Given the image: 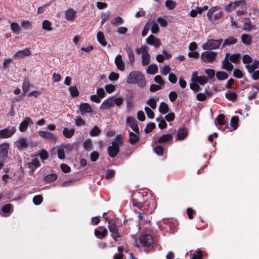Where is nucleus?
I'll return each instance as SVG.
<instances>
[{"label": "nucleus", "mask_w": 259, "mask_h": 259, "mask_svg": "<svg viewBox=\"0 0 259 259\" xmlns=\"http://www.w3.org/2000/svg\"><path fill=\"white\" fill-rule=\"evenodd\" d=\"M126 82L129 84H137L141 88L146 85V80L143 73L139 71L131 72L127 76Z\"/></svg>", "instance_id": "obj_1"}, {"label": "nucleus", "mask_w": 259, "mask_h": 259, "mask_svg": "<svg viewBox=\"0 0 259 259\" xmlns=\"http://www.w3.org/2000/svg\"><path fill=\"white\" fill-rule=\"evenodd\" d=\"M123 144V141L120 138H117L112 142V145L108 147L109 155L111 158L115 157L119 152V146Z\"/></svg>", "instance_id": "obj_2"}, {"label": "nucleus", "mask_w": 259, "mask_h": 259, "mask_svg": "<svg viewBox=\"0 0 259 259\" xmlns=\"http://www.w3.org/2000/svg\"><path fill=\"white\" fill-rule=\"evenodd\" d=\"M223 41V39H210L207 42L202 44V48L204 50H211L218 49Z\"/></svg>", "instance_id": "obj_3"}, {"label": "nucleus", "mask_w": 259, "mask_h": 259, "mask_svg": "<svg viewBox=\"0 0 259 259\" xmlns=\"http://www.w3.org/2000/svg\"><path fill=\"white\" fill-rule=\"evenodd\" d=\"M217 53L208 51L203 52L201 55V58L204 63H212L216 59Z\"/></svg>", "instance_id": "obj_4"}, {"label": "nucleus", "mask_w": 259, "mask_h": 259, "mask_svg": "<svg viewBox=\"0 0 259 259\" xmlns=\"http://www.w3.org/2000/svg\"><path fill=\"white\" fill-rule=\"evenodd\" d=\"M15 126H13L11 128H6L0 130V138L7 139L12 137L16 132Z\"/></svg>", "instance_id": "obj_5"}, {"label": "nucleus", "mask_w": 259, "mask_h": 259, "mask_svg": "<svg viewBox=\"0 0 259 259\" xmlns=\"http://www.w3.org/2000/svg\"><path fill=\"white\" fill-rule=\"evenodd\" d=\"M140 240L142 245L145 246H149L153 243V238L149 234L142 235Z\"/></svg>", "instance_id": "obj_6"}, {"label": "nucleus", "mask_w": 259, "mask_h": 259, "mask_svg": "<svg viewBox=\"0 0 259 259\" xmlns=\"http://www.w3.org/2000/svg\"><path fill=\"white\" fill-rule=\"evenodd\" d=\"M146 42L150 46H154L156 48H158L161 45L160 40L152 34L150 35L146 39Z\"/></svg>", "instance_id": "obj_7"}, {"label": "nucleus", "mask_w": 259, "mask_h": 259, "mask_svg": "<svg viewBox=\"0 0 259 259\" xmlns=\"http://www.w3.org/2000/svg\"><path fill=\"white\" fill-rule=\"evenodd\" d=\"M126 123L135 133L139 134V128L137 125V121L135 118L131 116L128 117L126 118Z\"/></svg>", "instance_id": "obj_8"}, {"label": "nucleus", "mask_w": 259, "mask_h": 259, "mask_svg": "<svg viewBox=\"0 0 259 259\" xmlns=\"http://www.w3.org/2000/svg\"><path fill=\"white\" fill-rule=\"evenodd\" d=\"M109 225L108 228L110 232L112 233V237L113 238L119 237L120 236V233L118 226L114 223H111L110 221H109Z\"/></svg>", "instance_id": "obj_9"}, {"label": "nucleus", "mask_w": 259, "mask_h": 259, "mask_svg": "<svg viewBox=\"0 0 259 259\" xmlns=\"http://www.w3.org/2000/svg\"><path fill=\"white\" fill-rule=\"evenodd\" d=\"M9 144L7 143H4L0 145V157L6 159L8 156Z\"/></svg>", "instance_id": "obj_10"}, {"label": "nucleus", "mask_w": 259, "mask_h": 259, "mask_svg": "<svg viewBox=\"0 0 259 259\" xmlns=\"http://www.w3.org/2000/svg\"><path fill=\"white\" fill-rule=\"evenodd\" d=\"M76 16V12L72 8H69L65 12V17L68 21H74Z\"/></svg>", "instance_id": "obj_11"}, {"label": "nucleus", "mask_w": 259, "mask_h": 259, "mask_svg": "<svg viewBox=\"0 0 259 259\" xmlns=\"http://www.w3.org/2000/svg\"><path fill=\"white\" fill-rule=\"evenodd\" d=\"M114 63L118 70L122 71L124 70L125 65L123 61L122 60V56L120 54H118L116 56Z\"/></svg>", "instance_id": "obj_12"}, {"label": "nucleus", "mask_w": 259, "mask_h": 259, "mask_svg": "<svg viewBox=\"0 0 259 259\" xmlns=\"http://www.w3.org/2000/svg\"><path fill=\"white\" fill-rule=\"evenodd\" d=\"M39 135L42 138L54 141H56L58 139V137L56 135L46 131L39 132Z\"/></svg>", "instance_id": "obj_13"}, {"label": "nucleus", "mask_w": 259, "mask_h": 259, "mask_svg": "<svg viewBox=\"0 0 259 259\" xmlns=\"http://www.w3.org/2000/svg\"><path fill=\"white\" fill-rule=\"evenodd\" d=\"M40 164L39 161L37 159H34L32 160V161L30 162H28L27 163V167L30 169L29 170V174L30 175H32L34 170L39 167Z\"/></svg>", "instance_id": "obj_14"}, {"label": "nucleus", "mask_w": 259, "mask_h": 259, "mask_svg": "<svg viewBox=\"0 0 259 259\" xmlns=\"http://www.w3.org/2000/svg\"><path fill=\"white\" fill-rule=\"evenodd\" d=\"M29 142L25 137H21L16 142V146L19 149L26 148L29 146Z\"/></svg>", "instance_id": "obj_15"}, {"label": "nucleus", "mask_w": 259, "mask_h": 259, "mask_svg": "<svg viewBox=\"0 0 259 259\" xmlns=\"http://www.w3.org/2000/svg\"><path fill=\"white\" fill-rule=\"evenodd\" d=\"M79 109L81 113H91L93 112V109L87 103H81L79 106Z\"/></svg>", "instance_id": "obj_16"}, {"label": "nucleus", "mask_w": 259, "mask_h": 259, "mask_svg": "<svg viewBox=\"0 0 259 259\" xmlns=\"http://www.w3.org/2000/svg\"><path fill=\"white\" fill-rule=\"evenodd\" d=\"M33 124V122L29 118H26L20 123L19 130L20 132H23L27 128L29 124Z\"/></svg>", "instance_id": "obj_17"}, {"label": "nucleus", "mask_w": 259, "mask_h": 259, "mask_svg": "<svg viewBox=\"0 0 259 259\" xmlns=\"http://www.w3.org/2000/svg\"><path fill=\"white\" fill-rule=\"evenodd\" d=\"M142 64L143 66H146L149 64L150 61V56L147 50H145L144 51H142Z\"/></svg>", "instance_id": "obj_18"}, {"label": "nucleus", "mask_w": 259, "mask_h": 259, "mask_svg": "<svg viewBox=\"0 0 259 259\" xmlns=\"http://www.w3.org/2000/svg\"><path fill=\"white\" fill-rule=\"evenodd\" d=\"M30 51L27 48L23 50H20L17 52L14 55V57L17 58H22L25 56H28L30 55Z\"/></svg>", "instance_id": "obj_19"}, {"label": "nucleus", "mask_w": 259, "mask_h": 259, "mask_svg": "<svg viewBox=\"0 0 259 259\" xmlns=\"http://www.w3.org/2000/svg\"><path fill=\"white\" fill-rule=\"evenodd\" d=\"M241 41L246 46H249L252 41V37L251 35L247 34H243L241 36Z\"/></svg>", "instance_id": "obj_20"}, {"label": "nucleus", "mask_w": 259, "mask_h": 259, "mask_svg": "<svg viewBox=\"0 0 259 259\" xmlns=\"http://www.w3.org/2000/svg\"><path fill=\"white\" fill-rule=\"evenodd\" d=\"M113 106L112 98H109L103 101L100 108L107 109Z\"/></svg>", "instance_id": "obj_21"}, {"label": "nucleus", "mask_w": 259, "mask_h": 259, "mask_svg": "<svg viewBox=\"0 0 259 259\" xmlns=\"http://www.w3.org/2000/svg\"><path fill=\"white\" fill-rule=\"evenodd\" d=\"M126 102L127 112H131L134 108L133 97L132 96H128L126 99Z\"/></svg>", "instance_id": "obj_22"}, {"label": "nucleus", "mask_w": 259, "mask_h": 259, "mask_svg": "<svg viewBox=\"0 0 259 259\" xmlns=\"http://www.w3.org/2000/svg\"><path fill=\"white\" fill-rule=\"evenodd\" d=\"M172 136L170 134L163 135L158 138L155 141L156 143H165L171 140Z\"/></svg>", "instance_id": "obj_23"}, {"label": "nucleus", "mask_w": 259, "mask_h": 259, "mask_svg": "<svg viewBox=\"0 0 259 259\" xmlns=\"http://www.w3.org/2000/svg\"><path fill=\"white\" fill-rule=\"evenodd\" d=\"M75 130L73 128L69 129L67 127H64L62 131L63 136L68 139L71 138L74 134Z\"/></svg>", "instance_id": "obj_24"}, {"label": "nucleus", "mask_w": 259, "mask_h": 259, "mask_svg": "<svg viewBox=\"0 0 259 259\" xmlns=\"http://www.w3.org/2000/svg\"><path fill=\"white\" fill-rule=\"evenodd\" d=\"M10 28L12 31L16 35L20 33V27L17 22H13L10 24Z\"/></svg>", "instance_id": "obj_25"}, {"label": "nucleus", "mask_w": 259, "mask_h": 259, "mask_svg": "<svg viewBox=\"0 0 259 259\" xmlns=\"http://www.w3.org/2000/svg\"><path fill=\"white\" fill-rule=\"evenodd\" d=\"M225 97L228 100L235 102L237 99L238 95L235 92L228 90L225 93Z\"/></svg>", "instance_id": "obj_26"}, {"label": "nucleus", "mask_w": 259, "mask_h": 259, "mask_svg": "<svg viewBox=\"0 0 259 259\" xmlns=\"http://www.w3.org/2000/svg\"><path fill=\"white\" fill-rule=\"evenodd\" d=\"M241 59V56L240 53H234L230 56V61L233 63H240Z\"/></svg>", "instance_id": "obj_27"}, {"label": "nucleus", "mask_w": 259, "mask_h": 259, "mask_svg": "<svg viewBox=\"0 0 259 259\" xmlns=\"http://www.w3.org/2000/svg\"><path fill=\"white\" fill-rule=\"evenodd\" d=\"M237 42V39L233 36H230L225 39L223 44V47L226 46H230L236 44Z\"/></svg>", "instance_id": "obj_28"}, {"label": "nucleus", "mask_w": 259, "mask_h": 259, "mask_svg": "<svg viewBox=\"0 0 259 259\" xmlns=\"http://www.w3.org/2000/svg\"><path fill=\"white\" fill-rule=\"evenodd\" d=\"M97 38L98 41L103 46L105 47L107 45V42L105 39V36L103 33L101 31H99L97 34Z\"/></svg>", "instance_id": "obj_29"}, {"label": "nucleus", "mask_w": 259, "mask_h": 259, "mask_svg": "<svg viewBox=\"0 0 259 259\" xmlns=\"http://www.w3.org/2000/svg\"><path fill=\"white\" fill-rule=\"evenodd\" d=\"M139 134L130 132L129 133V142L131 144L136 143L139 139Z\"/></svg>", "instance_id": "obj_30"}, {"label": "nucleus", "mask_w": 259, "mask_h": 259, "mask_svg": "<svg viewBox=\"0 0 259 259\" xmlns=\"http://www.w3.org/2000/svg\"><path fill=\"white\" fill-rule=\"evenodd\" d=\"M30 88L29 80L28 78L26 77L24 78L23 84H22V90L24 93L21 95L22 96L24 95V94L27 93L29 91Z\"/></svg>", "instance_id": "obj_31"}, {"label": "nucleus", "mask_w": 259, "mask_h": 259, "mask_svg": "<svg viewBox=\"0 0 259 259\" xmlns=\"http://www.w3.org/2000/svg\"><path fill=\"white\" fill-rule=\"evenodd\" d=\"M215 75L219 80H224L228 78V73L223 71H217Z\"/></svg>", "instance_id": "obj_32"}, {"label": "nucleus", "mask_w": 259, "mask_h": 259, "mask_svg": "<svg viewBox=\"0 0 259 259\" xmlns=\"http://www.w3.org/2000/svg\"><path fill=\"white\" fill-rule=\"evenodd\" d=\"M146 71L149 74H154L158 71V67L156 64H151L149 65Z\"/></svg>", "instance_id": "obj_33"}, {"label": "nucleus", "mask_w": 259, "mask_h": 259, "mask_svg": "<svg viewBox=\"0 0 259 259\" xmlns=\"http://www.w3.org/2000/svg\"><path fill=\"white\" fill-rule=\"evenodd\" d=\"M220 9V7L219 6H216L214 7H211L209 10L208 11L207 13V16L208 18V20L210 22H212V19L211 18L212 15L217 10H219Z\"/></svg>", "instance_id": "obj_34"}, {"label": "nucleus", "mask_w": 259, "mask_h": 259, "mask_svg": "<svg viewBox=\"0 0 259 259\" xmlns=\"http://www.w3.org/2000/svg\"><path fill=\"white\" fill-rule=\"evenodd\" d=\"M52 23L48 20H45L42 23V29L48 31H50L53 30V28L51 26Z\"/></svg>", "instance_id": "obj_35"}, {"label": "nucleus", "mask_w": 259, "mask_h": 259, "mask_svg": "<svg viewBox=\"0 0 259 259\" xmlns=\"http://www.w3.org/2000/svg\"><path fill=\"white\" fill-rule=\"evenodd\" d=\"M169 110L168 105L165 102H161L159 107V112L160 113H167Z\"/></svg>", "instance_id": "obj_36"}, {"label": "nucleus", "mask_w": 259, "mask_h": 259, "mask_svg": "<svg viewBox=\"0 0 259 259\" xmlns=\"http://www.w3.org/2000/svg\"><path fill=\"white\" fill-rule=\"evenodd\" d=\"M126 51L128 57V59L131 63H133L135 61V56L133 51L131 47H127Z\"/></svg>", "instance_id": "obj_37"}, {"label": "nucleus", "mask_w": 259, "mask_h": 259, "mask_svg": "<svg viewBox=\"0 0 259 259\" xmlns=\"http://www.w3.org/2000/svg\"><path fill=\"white\" fill-rule=\"evenodd\" d=\"M245 19L247 21H245L243 22V30L247 32H250L251 30V23L248 18H245Z\"/></svg>", "instance_id": "obj_38"}, {"label": "nucleus", "mask_w": 259, "mask_h": 259, "mask_svg": "<svg viewBox=\"0 0 259 259\" xmlns=\"http://www.w3.org/2000/svg\"><path fill=\"white\" fill-rule=\"evenodd\" d=\"M177 5V3L172 0H166L165 2V7L169 10L174 9Z\"/></svg>", "instance_id": "obj_39"}, {"label": "nucleus", "mask_w": 259, "mask_h": 259, "mask_svg": "<svg viewBox=\"0 0 259 259\" xmlns=\"http://www.w3.org/2000/svg\"><path fill=\"white\" fill-rule=\"evenodd\" d=\"M233 68L234 66L230 61H227L226 63L222 64L221 68L226 70L227 71H231Z\"/></svg>", "instance_id": "obj_40"}, {"label": "nucleus", "mask_w": 259, "mask_h": 259, "mask_svg": "<svg viewBox=\"0 0 259 259\" xmlns=\"http://www.w3.org/2000/svg\"><path fill=\"white\" fill-rule=\"evenodd\" d=\"M123 22L124 21L123 19L120 16L115 17L111 21V23L115 26H118L119 25L122 24Z\"/></svg>", "instance_id": "obj_41"}, {"label": "nucleus", "mask_w": 259, "mask_h": 259, "mask_svg": "<svg viewBox=\"0 0 259 259\" xmlns=\"http://www.w3.org/2000/svg\"><path fill=\"white\" fill-rule=\"evenodd\" d=\"M187 136V131L184 128L181 129L177 134V139L178 140H183Z\"/></svg>", "instance_id": "obj_42"}, {"label": "nucleus", "mask_w": 259, "mask_h": 259, "mask_svg": "<svg viewBox=\"0 0 259 259\" xmlns=\"http://www.w3.org/2000/svg\"><path fill=\"white\" fill-rule=\"evenodd\" d=\"M217 120V122L214 120V124L215 126H217V124H219V125H223L226 123L225 121V116L224 114H219Z\"/></svg>", "instance_id": "obj_43"}, {"label": "nucleus", "mask_w": 259, "mask_h": 259, "mask_svg": "<svg viewBox=\"0 0 259 259\" xmlns=\"http://www.w3.org/2000/svg\"><path fill=\"white\" fill-rule=\"evenodd\" d=\"M69 90L70 95L72 97H75L79 95V92H78V89L76 86L70 87L69 88Z\"/></svg>", "instance_id": "obj_44"}, {"label": "nucleus", "mask_w": 259, "mask_h": 259, "mask_svg": "<svg viewBox=\"0 0 259 259\" xmlns=\"http://www.w3.org/2000/svg\"><path fill=\"white\" fill-rule=\"evenodd\" d=\"M205 73L207 75L208 78L210 79L214 78V75L216 74L215 70L213 69H206Z\"/></svg>", "instance_id": "obj_45"}, {"label": "nucleus", "mask_w": 259, "mask_h": 259, "mask_svg": "<svg viewBox=\"0 0 259 259\" xmlns=\"http://www.w3.org/2000/svg\"><path fill=\"white\" fill-rule=\"evenodd\" d=\"M147 104L151 107L152 109H155L156 108V100L154 98L149 99L147 101Z\"/></svg>", "instance_id": "obj_46"}, {"label": "nucleus", "mask_w": 259, "mask_h": 259, "mask_svg": "<svg viewBox=\"0 0 259 259\" xmlns=\"http://www.w3.org/2000/svg\"><path fill=\"white\" fill-rule=\"evenodd\" d=\"M233 75L237 78H241L243 76V72L238 68H235L233 73Z\"/></svg>", "instance_id": "obj_47"}, {"label": "nucleus", "mask_w": 259, "mask_h": 259, "mask_svg": "<svg viewBox=\"0 0 259 259\" xmlns=\"http://www.w3.org/2000/svg\"><path fill=\"white\" fill-rule=\"evenodd\" d=\"M13 208V206L11 204H7L2 207V210L3 212L5 213H10L11 212V210Z\"/></svg>", "instance_id": "obj_48"}, {"label": "nucleus", "mask_w": 259, "mask_h": 259, "mask_svg": "<svg viewBox=\"0 0 259 259\" xmlns=\"http://www.w3.org/2000/svg\"><path fill=\"white\" fill-rule=\"evenodd\" d=\"M21 25L25 30H28L31 28V23L28 20H23L21 21Z\"/></svg>", "instance_id": "obj_49"}, {"label": "nucleus", "mask_w": 259, "mask_h": 259, "mask_svg": "<svg viewBox=\"0 0 259 259\" xmlns=\"http://www.w3.org/2000/svg\"><path fill=\"white\" fill-rule=\"evenodd\" d=\"M238 118L237 117L233 116L232 117L230 122V125L233 127V130L237 129L238 126Z\"/></svg>", "instance_id": "obj_50"}, {"label": "nucleus", "mask_w": 259, "mask_h": 259, "mask_svg": "<svg viewBox=\"0 0 259 259\" xmlns=\"http://www.w3.org/2000/svg\"><path fill=\"white\" fill-rule=\"evenodd\" d=\"M101 131L99 129V128L97 126H95L90 131V134L91 136L93 137L98 136L101 133Z\"/></svg>", "instance_id": "obj_51"}, {"label": "nucleus", "mask_w": 259, "mask_h": 259, "mask_svg": "<svg viewBox=\"0 0 259 259\" xmlns=\"http://www.w3.org/2000/svg\"><path fill=\"white\" fill-rule=\"evenodd\" d=\"M57 176L55 174H51L47 175L45 178V180L46 182H50L55 181L57 179Z\"/></svg>", "instance_id": "obj_52"}, {"label": "nucleus", "mask_w": 259, "mask_h": 259, "mask_svg": "<svg viewBox=\"0 0 259 259\" xmlns=\"http://www.w3.org/2000/svg\"><path fill=\"white\" fill-rule=\"evenodd\" d=\"M157 22L163 27L167 26L168 23L166 19L161 17H159L157 18Z\"/></svg>", "instance_id": "obj_53"}, {"label": "nucleus", "mask_w": 259, "mask_h": 259, "mask_svg": "<svg viewBox=\"0 0 259 259\" xmlns=\"http://www.w3.org/2000/svg\"><path fill=\"white\" fill-rule=\"evenodd\" d=\"M39 155L42 161L46 160L49 157L48 153L46 150L44 149H41L40 151Z\"/></svg>", "instance_id": "obj_54"}, {"label": "nucleus", "mask_w": 259, "mask_h": 259, "mask_svg": "<svg viewBox=\"0 0 259 259\" xmlns=\"http://www.w3.org/2000/svg\"><path fill=\"white\" fill-rule=\"evenodd\" d=\"M252 61V58L248 54H245L242 57V62L244 64L251 63Z\"/></svg>", "instance_id": "obj_55"}, {"label": "nucleus", "mask_w": 259, "mask_h": 259, "mask_svg": "<svg viewBox=\"0 0 259 259\" xmlns=\"http://www.w3.org/2000/svg\"><path fill=\"white\" fill-rule=\"evenodd\" d=\"M235 8L237 7L240 6L241 8L245 7L246 6V3L245 0H240L239 1H235L233 2Z\"/></svg>", "instance_id": "obj_56"}, {"label": "nucleus", "mask_w": 259, "mask_h": 259, "mask_svg": "<svg viewBox=\"0 0 259 259\" xmlns=\"http://www.w3.org/2000/svg\"><path fill=\"white\" fill-rule=\"evenodd\" d=\"M113 100V104H115L116 105L119 106L122 104L123 99L121 97L115 98L114 97H112Z\"/></svg>", "instance_id": "obj_57"}, {"label": "nucleus", "mask_w": 259, "mask_h": 259, "mask_svg": "<svg viewBox=\"0 0 259 259\" xmlns=\"http://www.w3.org/2000/svg\"><path fill=\"white\" fill-rule=\"evenodd\" d=\"M151 31L153 34H157L159 31V28L157 23L153 22L152 24Z\"/></svg>", "instance_id": "obj_58"}, {"label": "nucleus", "mask_w": 259, "mask_h": 259, "mask_svg": "<svg viewBox=\"0 0 259 259\" xmlns=\"http://www.w3.org/2000/svg\"><path fill=\"white\" fill-rule=\"evenodd\" d=\"M42 197L41 195H36L33 198V202L35 205H39L42 202Z\"/></svg>", "instance_id": "obj_59"}, {"label": "nucleus", "mask_w": 259, "mask_h": 259, "mask_svg": "<svg viewBox=\"0 0 259 259\" xmlns=\"http://www.w3.org/2000/svg\"><path fill=\"white\" fill-rule=\"evenodd\" d=\"M235 9V7L234 5V4L233 2H230L229 4L225 6V10L227 12H232L234 9Z\"/></svg>", "instance_id": "obj_60"}, {"label": "nucleus", "mask_w": 259, "mask_h": 259, "mask_svg": "<svg viewBox=\"0 0 259 259\" xmlns=\"http://www.w3.org/2000/svg\"><path fill=\"white\" fill-rule=\"evenodd\" d=\"M168 80L171 83L175 84L177 81V77L174 73H169L168 75Z\"/></svg>", "instance_id": "obj_61"}, {"label": "nucleus", "mask_w": 259, "mask_h": 259, "mask_svg": "<svg viewBox=\"0 0 259 259\" xmlns=\"http://www.w3.org/2000/svg\"><path fill=\"white\" fill-rule=\"evenodd\" d=\"M161 89V85L152 84L149 88V91L151 92H154Z\"/></svg>", "instance_id": "obj_62"}, {"label": "nucleus", "mask_w": 259, "mask_h": 259, "mask_svg": "<svg viewBox=\"0 0 259 259\" xmlns=\"http://www.w3.org/2000/svg\"><path fill=\"white\" fill-rule=\"evenodd\" d=\"M119 76L118 73L112 72L109 75V79L111 81H115L119 78Z\"/></svg>", "instance_id": "obj_63"}, {"label": "nucleus", "mask_w": 259, "mask_h": 259, "mask_svg": "<svg viewBox=\"0 0 259 259\" xmlns=\"http://www.w3.org/2000/svg\"><path fill=\"white\" fill-rule=\"evenodd\" d=\"M155 127V125L153 123H148L146 128H145V132L146 133H150Z\"/></svg>", "instance_id": "obj_64"}]
</instances>
